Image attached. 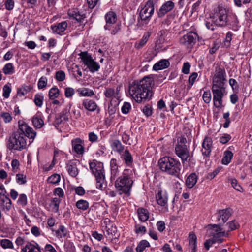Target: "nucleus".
<instances>
[{"instance_id": "nucleus-1", "label": "nucleus", "mask_w": 252, "mask_h": 252, "mask_svg": "<svg viewBox=\"0 0 252 252\" xmlns=\"http://www.w3.org/2000/svg\"><path fill=\"white\" fill-rule=\"evenodd\" d=\"M36 135V132L23 121H18V129L9 137L7 148L9 150L21 151L26 148L27 141L26 137L34 139Z\"/></svg>"}, {"instance_id": "nucleus-2", "label": "nucleus", "mask_w": 252, "mask_h": 252, "mask_svg": "<svg viewBox=\"0 0 252 252\" xmlns=\"http://www.w3.org/2000/svg\"><path fill=\"white\" fill-rule=\"evenodd\" d=\"M154 85L153 76H145L139 81H134L129 86V94L136 102L141 103L151 98L152 95L151 89Z\"/></svg>"}, {"instance_id": "nucleus-3", "label": "nucleus", "mask_w": 252, "mask_h": 252, "mask_svg": "<svg viewBox=\"0 0 252 252\" xmlns=\"http://www.w3.org/2000/svg\"><path fill=\"white\" fill-rule=\"evenodd\" d=\"M226 74L223 68L217 66L212 79V91L213 94L214 105L219 108L222 105V97L225 94L224 85Z\"/></svg>"}, {"instance_id": "nucleus-4", "label": "nucleus", "mask_w": 252, "mask_h": 252, "mask_svg": "<svg viewBox=\"0 0 252 252\" xmlns=\"http://www.w3.org/2000/svg\"><path fill=\"white\" fill-rule=\"evenodd\" d=\"M158 165L163 172L176 177H179L182 165L179 161L169 157H164L159 160Z\"/></svg>"}, {"instance_id": "nucleus-5", "label": "nucleus", "mask_w": 252, "mask_h": 252, "mask_svg": "<svg viewBox=\"0 0 252 252\" xmlns=\"http://www.w3.org/2000/svg\"><path fill=\"white\" fill-rule=\"evenodd\" d=\"M213 17L217 26H226L236 24L238 21L235 14H230L224 8L219 7Z\"/></svg>"}, {"instance_id": "nucleus-6", "label": "nucleus", "mask_w": 252, "mask_h": 252, "mask_svg": "<svg viewBox=\"0 0 252 252\" xmlns=\"http://www.w3.org/2000/svg\"><path fill=\"white\" fill-rule=\"evenodd\" d=\"M132 171L129 169H126L122 175L119 177L115 182V187L120 194L125 193L129 195L130 191L133 185L132 179Z\"/></svg>"}, {"instance_id": "nucleus-7", "label": "nucleus", "mask_w": 252, "mask_h": 252, "mask_svg": "<svg viewBox=\"0 0 252 252\" xmlns=\"http://www.w3.org/2000/svg\"><path fill=\"white\" fill-rule=\"evenodd\" d=\"M208 232L212 238L207 240L204 243V247L207 250L216 242L221 243L222 240L221 238L228 235L227 233H226L225 231H222L220 226L216 224L210 225L208 229Z\"/></svg>"}, {"instance_id": "nucleus-8", "label": "nucleus", "mask_w": 252, "mask_h": 252, "mask_svg": "<svg viewBox=\"0 0 252 252\" xmlns=\"http://www.w3.org/2000/svg\"><path fill=\"white\" fill-rule=\"evenodd\" d=\"M89 166L92 173L95 177L97 189L102 190L105 178L103 164L94 159L89 162Z\"/></svg>"}, {"instance_id": "nucleus-9", "label": "nucleus", "mask_w": 252, "mask_h": 252, "mask_svg": "<svg viewBox=\"0 0 252 252\" xmlns=\"http://www.w3.org/2000/svg\"><path fill=\"white\" fill-rule=\"evenodd\" d=\"M79 56L84 64L87 66L91 72H94L99 69V64L92 59L91 55H89L87 52H81Z\"/></svg>"}, {"instance_id": "nucleus-10", "label": "nucleus", "mask_w": 252, "mask_h": 252, "mask_svg": "<svg viewBox=\"0 0 252 252\" xmlns=\"http://www.w3.org/2000/svg\"><path fill=\"white\" fill-rule=\"evenodd\" d=\"M156 0H148L145 6L140 12V17L142 20H146L150 18L154 12V6Z\"/></svg>"}, {"instance_id": "nucleus-11", "label": "nucleus", "mask_w": 252, "mask_h": 252, "mask_svg": "<svg viewBox=\"0 0 252 252\" xmlns=\"http://www.w3.org/2000/svg\"><path fill=\"white\" fill-rule=\"evenodd\" d=\"M198 35L194 32H189L180 38L179 42L181 44L187 48L192 47L195 43Z\"/></svg>"}, {"instance_id": "nucleus-12", "label": "nucleus", "mask_w": 252, "mask_h": 252, "mask_svg": "<svg viewBox=\"0 0 252 252\" xmlns=\"http://www.w3.org/2000/svg\"><path fill=\"white\" fill-rule=\"evenodd\" d=\"M175 152L176 155L181 158L182 162L189 160V152L187 148V145H176L175 147Z\"/></svg>"}, {"instance_id": "nucleus-13", "label": "nucleus", "mask_w": 252, "mask_h": 252, "mask_svg": "<svg viewBox=\"0 0 252 252\" xmlns=\"http://www.w3.org/2000/svg\"><path fill=\"white\" fill-rule=\"evenodd\" d=\"M175 7V3L171 0H169L164 3L160 8L157 11L158 18H162L168 12L171 11Z\"/></svg>"}, {"instance_id": "nucleus-14", "label": "nucleus", "mask_w": 252, "mask_h": 252, "mask_svg": "<svg viewBox=\"0 0 252 252\" xmlns=\"http://www.w3.org/2000/svg\"><path fill=\"white\" fill-rule=\"evenodd\" d=\"M231 215V209L227 208L219 210L217 213V218L219 224H217L220 226V225L223 224L227 221Z\"/></svg>"}, {"instance_id": "nucleus-15", "label": "nucleus", "mask_w": 252, "mask_h": 252, "mask_svg": "<svg viewBox=\"0 0 252 252\" xmlns=\"http://www.w3.org/2000/svg\"><path fill=\"white\" fill-rule=\"evenodd\" d=\"M73 150L77 154L82 155L84 153V141L80 138H75L71 141Z\"/></svg>"}, {"instance_id": "nucleus-16", "label": "nucleus", "mask_w": 252, "mask_h": 252, "mask_svg": "<svg viewBox=\"0 0 252 252\" xmlns=\"http://www.w3.org/2000/svg\"><path fill=\"white\" fill-rule=\"evenodd\" d=\"M212 139L211 137H205L202 144V154L206 156L209 157L212 151Z\"/></svg>"}, {"instance_id": "nucleus-17", "label": "nucleus", "mask_w": 252, "mask_h": 252, "mask_svg": "<svg viewBox=\"0 0 252 252\" xmlns=\"http://www.w3.org/2000/svg\"><path fill=\"white\" fill-rule=\"evenodd\" d=\"M39 245L34 241L27 242L25 246L22 249V252H43Z\"/></svg>"}, {"instance_id": "nucleus-18", "label": "nucleus", "mask_w": 252, "mask_h": 252, "mask_svg": "<svg viewBox=\"0 0 252 252\" xmlns=\"http://www.w3.org/2000/svg\"><path fill=\"white\" fill-rule=\"evenodd\" d=\"M106 25L104 26L105 30H111L112 25H114L117 20L116 14L115 12L109 11L105 15Z\"/></svg>"}, {"instance_id": "nucleus-19", "label": "nucleus", "mask_w": 252, "mask_h": 252, "mask_svg": "<svg viewBox=\"0 0 252 252\" xmlns=\"http://www.w3.org/2000/svg\"><path fill=\"white\" fill-rule=\"evenodd\" d=\"M67 25L68 24L66 21H63L57 25H52L51 29L53 33L61 34L66 29Z\"/></svg>"}, {"instance_id": "nucleus-20", "label": "nucleus", "mask_w": 252, "mask_h": 252, "mask_svg": "<svg viewBox=\"0 0 252 252\" xmlns=\"http://www.w3.org/2000/svg\"><path fill=\"white\" fill-rule=\"evenodd\" d=\"M156 198L158 205L161 206H165L167 204L168 197L165 192L159 190L156 194Z\"/></svg>"}, {"instance_id": "nucleus-21", "label": "nucleus", "mask_w": 252, "mask_h": 252, "mask_svg": "<svg viewBox=\"0 0 252 252\" xmlns=\"http://www.w3.org/2000/svg\"><path fill=\"white\" fill-rule=\"evenodd\" d=\"M82 105L85 109L91 112H94L98 108V106L94 101L88 99L83 100Z\"/></svg>"}, {"instance_id": "nucleus-22", "label": "nucleus", "mask_w": 252, "mask_h": 252, "mask_svg": "<svg viewBox=\"0 0 252 252\" xmlns=\"http://www.w3.org/2000/svg\"><path fill=\"white\" fill-rule=\"evenodd\" d=\"M68 14L70 17L80 22H82L85 18V14L77 9L69 10Z\"/></svg>"}, {"instance_id": "nucleus-23", "label": "nucleus", "mask_w": 252, "mask_h": 252, "mask_svg": "<svg viewBox=\"0 0 252 252\" xmlns=\"http://www.w3.org/2000/svg\"><path fill=\"white\" fill-rule=\"evenodd\" d=\"M67 170L69 174L73 177H75L78 174L77 165L75 162L70 160L66 166Z\"/></svg>"}, {"instance_id": "nucleus-24", "label": "nucleus", "mask_w": 252, "mask_h": 252, "mask_svg": "<svg viewBox=\"0 0 252 252\" xmlns=\"http://www.w3.org/2000/svg\"><path fill=\"white\" fill-rule=\"evenodd\" d=\"M120 157L125 162V164L127 166H131L133 162V158L127 149H126L124 152L120 154Z\"/></svg>"}, {"instance_id": "nucleus-25", "label": "nucleus", "mask_w": 252, "mask_h": 252, "mask_svg": "<svg viewBox=\"0 0 252 252\" xmlns=\"http://www.w3.org/2000/svg\"><path fill=\"white\" fill-rule=\"evenodd\" d=\"M1 203L0 206L2 211H9L12 207V202L7 196H5V198L0 199Z\"/></svg>"}, {"instance_id": "nucleus-26", "label": "nucleus", "mask_w": 252, "mask_h": 252, "mask_svg": "<svg viewBox=\"0 0 252 252\" xmlns=\"http://www.w3.org/2000/svg\"><path fill=\"white\" fill-rule=\"evenodd\" d=\"M189 249L191 252H195L197 249V238L194 233H190L189 236Z\"/></svg>"}, {"instance_id": "nucleus-27", "label": "nucleus", "mask_w": 252, "mask_h": 252, "mask_svg": "<svg viewBox=\"0 0 252 252\" xmlns=\"http://www.w3.org/2000/svg\"><path fill=\"white\" fill-rule=\"evenodd\" d=\"M169 65L170 63L167 60H161L153 65V69L156 71L162 70L167 68Z\"/></svg>"}, {"instance_id": "nucleus-28", "label": "nucleus", "mask_w": 252, "mask_h": 252, "mask_svg": "<svg viewBox=\"0 0 252 252\" xmlns=\"http://www.w3.org/2000/svg\"><path fill=\"white\" fill-rule=\"evenodd\" d=\"M197 176L195 173L189 175L186 179V184L189 188H192L196 183Z\"/></svg>"}, {"instance_id": "nucleus-29", "label": "nucleus", "mask_w": 252, "mask_h": 252, "mask_svg": "<svg viewBox=\"0 0 252 252\" xmlns=\"http://www.w3.org/2000/svg\"><path fill=\"white\" fill-rule=\"evenodd\" d=\"M110 167L111 178L113 177L115 178L119 173L118 165L117 164V161L116 159L113 158L111 160Z\"/></svg>"}, {"instance_id": "nucleus-30", "label": "nucleus", "mask_w": 252, "mask_h": 252, "mask_svg": "<svg viewBox=\"0 0 252 252\" xmlns=\"http://www.w3.org/2000/svg\"><path fill=\"white\" fill-rule=\"evenodd\" d=\"M138 218L142 221H145L149 217V211L145 208H139L137 210Z\"/></svg>"}, {"instance_id": "nucleus-31", "label": "nucleus", "mask_w": 252, "mask_h": 252, "mask_svg": "<svg viewBox=\"0 0 252 252\" xmlns=\"http://www.w3.org/2000/svg\"><path fill=\"white\" fill-rule=\"evenodd\" d=\"M111 146L114 151L117 152L120 154L124 150V146L122 145L121 142L118 140H114L112 142Z\"/></svg>"}, {"instance_id": "nucleus-32", "label": "nucleus", "mask_w": 252, "mask_h": 252, "mask_svg": "<svg viewBox=\"0 0 252 252\" xmlns=\"http://www.w3.org/2000/svg\"><path fill=\"white\" fill-rule=\"evenodd\" d=\"M233 154L229 150L224 152L221 162L223 164L227 165L229 163L232 159Z\"/></svg>"}, {"instance_id": "nucleus-33", "label": "nucleus", "mask_w": 252, "mask_h": 252, "mask_svg": "<svg viewBox=\"0 0 252 252\" xmlns=\"http://www.w3.org/2000/svg\"><path fill=\"white\" fill-rule=\"evenodd\" d=\"M33 125L36 128H41L44 126V121L38 115H35L33 117L32 119Z\"/></svg>"}, {"instance_id": "nucleus-34", "label": "nucleus", "mask_w": 252, "mask_h": 252, "mask_svg": "<svg viewBox=\"0 0 252 252\" xmlns=\"http://www.w3.org/2000/svg\"><path fill=\"white\" fill-rule=\"evenodd\" d=\"M68 233L67 229L63 225H60L55 232L56 236L60 239L65 237Z\"/></svg>"}, {"instance_id": "nucleus-35", "label": "nucleus", "mask_w": 252, "mask_h": 252, "mask_svg": "<svg viewBox=\"0 0 252 252\" xmlns=\"http://www.w3.org/2000/svg\"><path fill=\"white\" fill-rule=\"evenodd\" d=\"M61 199L60 198L57 197L52 198L50 206L51 207L53 212L56 213L59 212V205Z\"/></svg>"}, {"instance_id": "nucleus-36", "label": "nucleus", "mask_w": 252, "mask_h": 252, "mask_svg": "<svg viewBox=\"0 0 252 252\" xmlns=\"http://www.w3.org/2000/svg\"><path fill=\"white\" fill-rule=\"evenodd\" d=\"M77 91L80 95L83 96H91L94 94L92 90L86 88H79Z\"/></svg>"}, {"instance_id": "nucleus-37", "label": "nucleus", "mask_w": 252, "mask_h": 252, "mask_svg": "<svg viewBox=\"0 0 252 252\" xmlns=\"http://www.w3.org/2000/svg\"><path fill=\"white\" fill-rule=\"evenodd\" d=\"M1 247L4 249H13L14 248L12 242L8 239H3L0 241Z\"/></svg>"}, {"instance_id": "nucleus-38", "label": "nucleus", "mask_w": 252, "mask_h": 252, "mask_svg": "<svg viewBox=\"0 0 252 252\" xmlns=\"http://www.w3.org/2000/svg\"><path fill=\"white\" fill-rule=\"evenodd\" d=\"M3 72L5 75H11L15 72V68L12 63H6L2 69Z\"/></svg>"}, {"instance_id": "nucleus-39", "label": "nucleus", "mask_w": 252, "mask_h": 252, "mask_svg": "<svg viewBox=\"0 0 252 252\" xmlns=\"http://www.w3.org/2000/svg\"><path fill=\"white\" fill-rule=\"evenodd\" d=\"M64 249L66 252H74L75 247L73 243L70 240H66L64 242Z\"/></svg>"}, {"instance_id": "nucleus-40", "label": "nucleus", "mask_w": 252, "mask_h": 252, "mask_svg": "<svg viewBox=\"0 0 252 252\" xmlns=\"http://www.w3.org/2000/svg\"><path fill=\"white\" fill-rule=\"evenodd\" d=\"M118 88H117L116 92L114 88H107L104 93L105 96L108 98H111L114 97L118 92Z\"/></svg>"}, {"instance_id": "nucleus-41", "label": "nucleus", "mask_w": 252, "mask_h": 252, "mask_svg": "<svg viewBox=\"0 0 252 252\" xmlns=\"http://www.w3.org/2000/svg\"><path fill=\"white\" fill-rule=\"evenodd\" d=\"M77 208L82 210H86L89 208V203L84 200H79L76 203Z\"/></svg>"}, {"instance_id": "nucleus-42", "label": "nucleus", "mask_w": 252, "mask_h": 252, "mask_svg": "<svg viewBox=\"0 0 252 252\" xmlns=\"http://www.w3.org/2000/svg\"><path fill=\"white\" fill-rule=\"evenodd\" d=\"M59 90L57 87H53L49 91V97L51 99H54L59 96Z\"/></svg>"}, {"instance_id": "nucleus-43", "label": "nucleus", "mask_w": 252, "mask_h": 252, "mask_svg": "<svg viewBox=\"0 0 252 252\" xmlns=\"http://www.w3.org/2000/svg\"><path fill=\"white\" fill-rule=\"evenodd\" d=\"M67 120L68 117L65 115L60 114L57 115L54 123L56 126H59L63 121Z\"/></svg>"}, {"instance_id": "nucleus-44", "label": "nucleus", "mask_w": 252, "mask_h": 252, "mask_svg": "<svg viewBox=\"0 0 252 252\" xmlns=\"http://www.w3.org/2000/svg\"><path fill=\"white\" fill-rule=\"evenodd\" d=\"M149 246V243L147 241L142 240L136 247V250L137 252H143L144 249Z\"/></svg>"}, {"instance_id": "nucleus-45", "label": "nucleus", "mask_w": 252, "mask_h": 252, "mask_svg": "<svg viewBox=\"0 0 252 252\" xmlns=\"http://www.w3.org/2000/svg\"><path fill=\"white\" fill-rule=\"evenodd\" d=\"M205 25L208 29L213 31L215 29V26L214 24V19L213 17L208 18L205 20Z\"/></svg>"}, {"instance_id": "nucleus-46", "label": "nucleus", "mask_w": 252, "mask_h": 252, "mask_svg": "<svg viewBox=\"0 0 252 252\" xmlns=\"http://www.w3.org/2000/svg\"><path fill=\"white\" fill-rule=\"evenodd\" d=\"M32 87L31 86H24L18 89L17 93L19 96H23L25 94L30 92Z\"/></svg>"}, {"instance_id": "nucleus-47", "label": "nucleus", "mask_w": 252, "mask_h": 252, "mask_svg": "<svg viewBox=\"0 0 252 252\" xmlns=\"http://www.w3.org/2000/svg\"><path fill=\"white\" fill-rule=\"evenodd\" d=\"M48 79L46 77L43 76L39 80L37 84L39 89H44L47 85Z\"/></svg>"}, {"instance_id": "nucleus-48", "label": "nucleus", "mask_w": 252, "mask_h": 252, "mask_svg": "<svg viewBox=\"0 0 252 252\" xmlns=\"http://www.w3.org/2000/svg\"><path fill=\"white\" fill-rule=\"evenodd\" d=\"M229 182L231 183V185L233 188H234L236 190L242 192L243 190L242 187L238 184V182L235 179H229Z\"/></svg>"}, {"instance_id": "nucleus-49", "label": "nucleus", "mask_w": 252, "mask_h": 252, "mask_svg": "<svg viewBox=\"0 0 252 252\" xmlns=\"http://www.w3.org/2000/svg\"><path fill=\"white\" fill-rule=\"evenodd\" d=\"M149 37V34H144L138 43H136V47L138 49L141 48L147 42Z\"/></svg>"}, {"instance_id": "nucleus-50", "label": "nucleus", "mask_w": 252, "mask_h": 252, "mask_svg": "<svg viewBox=\"0 0 252 252\" xmlns=\"http://www.w3.org/2000/svg\"><path fill=\"white\" fill-rule=\"evenodd\" d=\"M60 176L58 174H54L48 178V182L52 184H58L60 181Z\"/></svg>"}, {"instance_id": "nucleus-51", "label": "nucleus", "mask_w": 252, "mask_h": 252, "mask_svg": "<svg viewBox=\"0 0 252 252\" xmlns=\"http://www.w3.org/2000/svg\"><path fill=\"white\" fill-rule=\"evenodd\" d=\"M44 97L42 94H36L34 98V102L38 107H41L43 104Z\"/></svg>"}, {"instance_id": "nucleus-52", "label": "nucleus", "mask_w": 252, "mask_h": 252, "mask_svg": "<svg viewBox=\"0 0 252 252\" xmlns=\"http://www.w3.org/2000/svg\"><path fill=\"white\" fill-rule=\"evenodd\" d=\"M0 116L2 118L3 120L5 123H9L12 120V116L8 112H1L0 113Z\"/></svg>"}, {"instance_id": "nucleus-53", "label": "nucleus", "mask_w": 252, "mask_h": 252, "mask_svg": "<svg viewBox=\"0 0 252 252\" xmlns=\"http://www.w3.org/2000/svg\"><path fill=\"white\" fill-rule=\"evenodd\" d=\"M55 78L58 81L62 82L65 79V73L63 70H59L56 72Z\"/></svg>"}, {"instance_id": "nucleus-54", "label": "nucleus", "mask_w": 252, "mask_h": 252, "mask_svg": "<svg viewBox=\"0 0 252 252\" xmlns=\"http://www.w3.org/2000/svg\"><path fill=\"white\" fill-rule=\"evenodd\" d=\"M11 92V88L9 84H6L3 87V96L4 98H8Z\"/></svg>"}, {"instance_id": "nucleus-55", "label": "nucleus", "mask_w": 252, "mask_h": 252, "mask_svg": "<svg viewBox=\"0 0 252 252\" xmlns=\"http://www.w3.org/2000/svg\"><path fill=\"white\" fill-rule=\"evenodd\" d=\"M16 180L17 183L23 185L26 183V177L22 174H16Z\"/></svg>"}, {"instance_id": "nucleus-56", "label": "nucleus", "mask_w": 252, "mask_h": 252, "mask_svg": "<svg viewBox=\"0 0 252 252\" xmlns=\"http://www.w3.org/2000/svg\"><path fill=\"white\" fill-rule=\"evenodd\" d=\"M17 203L18 204L25 206L27 204V197L25 194H21L18 199Z\"/></svg>"}, {"instance_id": "nucleus-57", "label": "nucleus", "mask_w": 252, "mask_h": 252, "mask_svg": "<svg viewBox=\"0 0 252 252\" xmlns=\"http://www.w3.org/2000/svg\"><path fill=\"white\" fill-rule=\"evenodd\" d=\"M75 94V90L71 87H66L65 89L64 94L67 98L71 97Z\"/></svg>"}, {"instance_id": "nucleus-58", "label": "nucleus", "mask_w": 252, "mask_h": 252, "mask_svg": "<svg viewBox=\"0 0 252 252\" xmlns=\"http://www.w3.org/2000/svg\"><path fill=\"white\" fill-rule=\"evenodd\" d=\"M203 99L206 103H209L211 100V94L210 91H205L203 94Z\"/></svg>"}, {"instance_id": "nucleus-59", "label": "nucleus", "mask_w": 252, "mask_h": 252, "mask_svg": "<svg viewBox=\"0 0 252 252\" xmlns=\"http://www.w3.org/2000/svg\"><path fill=\"white\" fill-rule=\"evenodd\" d=\"M121 24L120 23H118L114 25H112L111 27V33L113 35H115L117 33H118L121 30Z\"/></svg>"}, {"instance_id": "nucleus-60", "label": "nucleus", "mask_w": 252, "mask_h": 252, "mask_svg": "<svg viewBox=\"0 0 252 252\" xmlns=\"http://www.w3.org/2000/svg\"><path fill=\"white\" fill-rule=\"evenodd\" d=\"M134 228L135 232L137 234H144L146 232V229L145 226H141L139 224H136Z\"/></svg>"}, {"instance_id": "nucleus-61", "label": "nucleus", "mask_w": 252, "mask_h": 252, "mask_svg": "<svg viewBox=\"0 0 252 252\" xmlns=\"http://www.w3.org/2000/svg\"><path fill=\"white\" fill-rule=\"evenodd\" d=\"M226 225L228 226L229 231H233L237 228L239 226L237 222L235 220H233L227 223Z\"/></svg>"}, {"instance_id": "nucleus-62", "label": "nucleus", "mask_w": 252, "mask_h": 252, "mask_svg": "<svg viewBox=\"0 0 252 252\" xmlns=\"http://www.w3.org/2000/svg\"><path fill=\"white\" fill-rule=\"evenodd\" d=\"M4 4L7 10H11L14 7L15 1L14 0H6Z\"/></svg>"}, {"instance_id": "nucleus-63", "label": "nucleus", "mask_w": 252, "mask_h": 252, "mask_svg": "<svg viewBox=\"0 0 252 252\" xmlns=\"http://www.w3.org/2000/svg\"><path fill=\"white\" fill-rule=\"evenodd\" d=\"M131 108V105L129 103L125 102L123 106L121 108L122 112L123 114H126L129 112V110Z\"/></svg>"}, {"instance_id": "nucleus-64", "label": "nucleus", "mask_w": 252, "mask_h": 252, "mask_svg": "<svg viewBox=\"0 0 252 252\" xmlns=\"http://www.w3.org/2000/svg\"><path fill=\"white\" fill-rule=\"evenodd\" d=\"M232 33L230 32H227L226 35L225 40L224 41V44L226 46L229 47L230 45V42L232 40Z\"/></svg>"}]
</instances>
